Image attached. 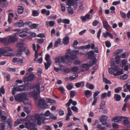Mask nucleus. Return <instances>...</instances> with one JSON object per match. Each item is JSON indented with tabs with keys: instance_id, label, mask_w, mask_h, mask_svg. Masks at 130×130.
<instances>
[{
	"instance_id": "f257e3e1",
	"label": "nucleus",
	"mask_w": 130,
	"mask_h": 130,
	"mask_svg": "<svg viewBox=\"0 0 130 130\" xmlns=\"http://www.w3.org/2000/svg\"><path fill=\"white\" fill-rule=\"evenodd\" d=\"M13 51V49L9 47L0 48V55L3 54L5 56L10 55Z\"/></svg>"
},
{
	"instance_id": "f03ea898",
	"label": "nucleus",
	"mask_w": 130,
	"mask_h": 130,
	"mask_svg": "<svg viewBox=\"0 0 130 130\" xmlns=\"http://www.w3.org/2000/svg\"><path fill=\"white\" fill-rule=\"evenodd\" d=\"M26 95V94L25 93L19 94L15 96V100L18 102L24 103V102L27 100Z\"/></svg>"
},
{
	"instance_id": "7ed1b4c3",
	"label": "nucleus",
	"mask_w": 130,
	"mask_h": 130,
	"mask_svg": "<svg viewBox=\"0 0 130 130\" xmlns=\"http://www.w3.org/2000/svg\"><path fill=\"white\" fill-rule=\"evenodd\" d=\"M35 76L34 74L31 73L27 77L24 78V82L25 84L28 85V82L32 80Z\"/></svg>"
},
{
	"instance_id": "20e7f679",
	"label": "nucleus",
	"mask_w": 130,
	"mask_h": 130,
	"mask_svg": "<svg viewBox=\"0 0 130 130\" xmlns=\"http://www.w3.org/2000/svg\"><path fill=\"white\" fill-rule=\"evenodd\" d=\"M35 88L36 89V92H35V94L36 95L40 94V85L39 83L36 84L35 86L33 85H29L28 86V88L29 89H32Z\"/></svg>"
},
{
	"instance_id": "39448f33",
	"label": "nucleus",
	"mask_w": 130,
	"mask_h": 130,
	"mask_svg": "<svg viewBox=\"0 0 130 130\" xmlns=\"http://www.w3.org/2000/svg\"><path fill=\"white\" fill-rule=\"evenodd\" d=\"M25 89V88L23 85L20 86L19 87H13L12 89V94L13 95L15 94V92L17 91H22Z\"/></svg>"
},
{
	"instance_id": "423d86ee",
	"label": "nucleus",
	"mask_w": 130,
	"mask_h": 130,
	"mask_svg": "<svg viewBox=\"0 0 130 130\" xmlns=\"http://www.w3.org/2000/svg\"><path fill=\"white\" fill-rule=\"evenodd\" d=\"M38 105L39 106L42 108H46L48 107V105L45 101L42 99H41L39 100Z\"/></svg>"
},
{
	"instance_id": "0eeeda50",
	"label": "nucleus",
	"mask_w": 130,
	"mask_h": 130,
	"mask_svg": "<svg viewBox=\"0 0 130 130\" xmlns=\"http://www.w3.org/2000/svg\"><path fill=\"white\" fill-rule=\"evenodd\" d=\"M62 2H64L66 0H61ZM67 5H72L74 7H76L77 6V2L74 0H67Z\"/></svg>"
},
{
	"instance_id": "6e6552de",
	"label": "nucleus",
	"mask_w": 130,
	"mask_h": 130,
	"mask_svg": "<svg viewBox=\"0 0 130 130\" xmlns=\"http://www.w3.org/2000/svg\"><path fill=\"white\" fill-rule=\"evenodd\" d=\"M17 40L18 38L16 35H12L10 36L8 40V42L9 43H14Z\"/></svg>"
},
{
	"instance_id": "1a4fd4ad",
	"label": "nucleus",
	"mask_w": 130,
	"mask_h": 130,
	"mask_svg": "<svg viewBox=\"0 0 130 130\" xmlns=\"http://www.w3.org/2000/svg\"><path fill=\"white\" fill-rule=\"evenodd\" d=\"M66 61L65 59L64 58L62 57H59L58 58L56 57L55 58V63H57L58 62L60 63H64Z\"/></svg>"
},
{
	"instance_id": "9d476101",
	"label": "nucleus",
	"mask_w": 130,
	"mask_h": 130,
	"mask_svg": "<svg viewBox=\"0 0 130 130\" xmlns=\"http://www.w3.org/2000/svg\"><path fill=\"white\" fill-rule=\"evenodd\" d=\"M25 125L26 128L28 129H29L31 126H32L33 123H31L29 120H28L26 121L25 123Z\"/></svg>"
},
{
	"instance_id": "9b49d317",
	"label": "nucleus",
	"mask_w": 130,
	"mask_h": 130,
	"mask_svg": "<svg viewBox=\"0 0 130 130\" xmlns=\"http://www.w3.org/2000/svg\"><path fill=\"white\" fill-rule=\"evenodd\" d=\"M69 39L68 36H66L63 39L62 42L65 45H67L69 43Z\"/></svg>"
},
{
	"instance_id": "f8f14e48",
	"label": "nucleus",
	"mask_w": 130,
	"mask_h": 130,
	"mask_svg": "<svg viewBox=\"0 0 130 130\" xmlns=\"http://www.w3.org/2000/svg\"><path fill=\"white\" fill-rule=\"evenodd\" d=\"M24 25V23H23V21L20 20L19 22L15 23H14V25L15 26L18 27H21Z\"/></svg>"
},
{
	"instance_id": "ddd939ff",
	"label": "nucleus",
	"mask_w": 130,
	"mask_h": 130,
	"mask_svg": "<svg viewBox=\"0 0 130 130\" xmlns=\"http://www.w3.org/2000/svg\"><path fill=\"white\" fill-rule=\"evenodd\" d=\"M79 53L78 50H75L71 51L70 53V54L72 57H76V55L78 54Z\"/></svg>"
},
{
	"instance_id": "4468645a",
	"label": "nucleus",
	"mask_w": 130,
	"mask_h": 130,
	"mask_svg": "<svg viewBox=\"0 0 130 130\" xmlns=\"http://www.w3.org/2000/svg\"><path fill=\"white\" fill-rule=\"evenodd\" d=\"M65 58L67 60L71 61L75 60L77 58L75 57H72V56H71L68 55H67L65 56Z\"/></svg>"
},
{
	"instance_id": "2eb2a0df",
	"label": "nucleus",
	"mask_w": 130,
	"mask_h": 130,
	"mask_svg": "<svg viewBox=\"0 0 130 130\" xmlns=\"http://www.w3.org/2000/svg\"><path fill=\"white\" fill-rule=\"evenodd\" d=\"M103 27L107 30H108L109 28V25L107 22L106 21H105L103 22Z\"/></svg>"
},
{
	"instance_id": "dca6fc26",
	"label": "nucleus",
	"mask_w": 130,
	"mask_h": 130,
	"mask_svg": "<svg viewBox=\"0 0 130 130\" xmlns=\"http://www.w3.org/2000/svg\"><path fill=\"white\" fill-rule=\"evenodd\" d=\"M28 33L27 31H23L20 33L19 36L21 37H25L27 35Z\"/></svg>"
},
{
	"instance_id": "f3484780",
	"label": "nucleus",
	"mask_w": 130,
	"mask_h": 130,
	"mask_svg": "<svg viewBox=\"0 0 130 130\" xmlns=\"http://www.w3.org/2000/svg\"><path fill=\"white\" fill-rule=\"evenodd\" d=\"M114 98L115 101H119L121 99V96L118 94H115L114 95Z\"/></svg>"
},
{
	"instance_id": "a211bd4d",
	"label": "nucleus",
	"mask_w": 130,
	"mask_h": 130,
	"mask_svg": "<svg viewBox=\"0 0 130 130\" xmlns=\"http://www.w3.org/2000/svg\"><path fill=\"white\" fill-rule=\"evenodd\" d=\"M108 118L107 116L105 115H102L101 116L100 118V121L101 122H104Z\"/></svg>"
},
{
	"instance_id": "6ab92c4d",
	"label": "nucleus",
	"mask_w": 130,
	"mask_h": 130,
	"mask_svg": "<svg viewBox=\"0 0 130 130\" xmlns=\"http://www.w3.org/2000/svg\"><path fill=\"white\" fill-rule=\"evenodd\" d=\"M103 34L104 35V36L105 38H107V36H108L111 39H113L112 35L107 31H106V33H103Z\"/></svg>"
},
{
	"instance_id": "aec40b11",
	"label": "nucleus",
	"mask_w": 130,
	"mask_h": 130,
	"mask_svg": "<svg viewBox=\"0 0 130 130\" xmlns=\"http://www.w3.org/2000/svg\"><path fill=\"white\" fill-rule=\"evenodd\" d=\"M85 94L86 98H89V97H90L91 96L92 93L91 91L87 90L85 91Z\"/></svg>"
},
{
	"instance_id": "412c9836",
	"label": "nucleus",
	"mask_w": 130,
	"mask_h": 130,
	"mask_svg": "<svg viewBox=\"0 0 130 130\" xmlns=\"http://www.w3.org/2000/svg\"><path fill=\"white\" fill-rule=\"evenodd\" d=\"M82 66L83 67L85 68L87 71L89 70V68L91 66L90 64L88 63H84Z\"/></svg>"
},
{
	"instance_id": "4be33fe9",
	"label": "nucleus",
	"mask_w": 130,
	"mask_h": 130,
	"mask_svg": "<svg viewBox=\"0 0 130 130\" xmlns=\"http://www.w3.org/2000/svg\"><path fill=\"white\" fill-rule=\"evenodd\" d=\"M122 118L121 117H117L114 118L113 120V121L116 122H118L122 120Z\"/></svg>"
},
{
	"instance_id": "5701e85b",
	"label": "nucleus",
	"mask_w": 130,
	"mask_h": 130,
	"mask_svg": "<svg viewBox=\"0 0 130 130\" xmlns=\"http://www.w3.org/2000/svg\"><path fill=\"white\" fill-rule=\"evenodd\" d=\"M22 121L23 120L22 119H18L15 122L14 126H17L18 125L21 124Z\"/></svg>"
},
{
	"instance_id": "b1692460",
	"label": "nucleus",
	"mask_w": 130,
	"mask_h": 130,
	"mask_svg": "<svg viewBox=\"0 0 130 130\" xmlns=\"http://www.w3.org/2000/svg\"><path fill=\"white\" fill-rule=\"evenodd\" d=\"M61 42V39L60 38L58 39L55 42L54 47H58V45L60 44Z\"/></svg>"
},
{
	"instance_id": "393cba45",
	"label": "nucleus",
	"mask_w": 130,
	"mask_h": 130,
	"mask_svg": "<svg viewBox=\"0 0 130 130\" xmlns=\"http://www.w3.org/2000/svg\"><path fill=\"white\" fill-rule=\"evenodd\" d=\"M51 64V61H47L46 63H44V66L46 70H47L50 67Z\"/></svg>"
},
{
	"instance_id": "a878e982",
	"label": "nucleus",
	"mask_w": 130,
	"mask_h": 130,
	"mask_svg": "<svg viewBox=\"0 0 130 130\" xmlns=\"http://www.w3.org/2000/svg\"><path fill=\"white\" fill-rule=\"evenodd\" d=\"M21 51H24V52L27 55H30V53L28 49H26L25 47H23L21 48Z\"/></svg>"
},
{
	"instance_id": "bb28decb",
	"label": "nucleus",
	"mask_w": 130,
	"mask_h": 130,
	"mask_svg": "<svg viewBox=\"0 0 130 130\" xmlns=\"http://www.w3.org/2000/svg\"><path fill=\"white\" fill-rule=\"evenodd\" d=\"M71 5H69V6L67 8H68V13L72 15L74 13V11L73 9L71 8Z\"/></svg>"
},
{
	"instance_id": "cd10ccee",
	"label": "nucleus",
	"mask_w": 130,
	"mask_h": 130,
	"mask_svg": "<svg viewBox=\"0 0 130 130\" xmlns=\"http://www.w3.org/2000/svg\"><path fill=\"white\" fill-rule=\"evenodd\" d=\"M14 16V14L13 13H10L8 15V22L9 24H10L11 22V17H13Z\"/></svg>"
},
{
	"instance_id": "c85d7f7f",
	"label": "nucleus",
	"mask_w": 130,
	"mask_h": 130,
	"mask_svg": "<svg viewBox=\"0 0 130 130\" xmlns=\"http://www.w3.org/2000/svg\"><path fill=\"white\" fill-rule=\"evenodd\" d=\"M55 23V22L53 21H49V23L47 21H46V24L47 27H48L49 25L51 26H53L54 25Z\"/></svg>"
},
{
	"instance_id": "c756f323",
	"label": "nucleus",
	"mask_w": 130,
	"mask_h": 130,
	"mask_svg": "<svg viewBox=\"0 0 130 130\" xmlns=\"http://www.w3.org/2000/svg\"><path fill=\"white\" fill-rule=\"evenodd\" d=\"M24 10L22 6H19L18 8V12L19 14H22Z\"/></svg>"
},
{
	"instance_id": "7c9ffc66",
	"label": "nucleus",
	"mask_w": 130,
	"mask_h": 130,
	"mask_svg": "<svg viewBox=\"0 0 130 130\" xmlns=\"http://www.w3.org/2000/svg\"><path fill=\"white\" fill-rule=\"evenodd\" d=\"M90 16V14H87L85 16V17L81 16V18L82 20L84 21L87 19H89Z\"/></svg>"
},
{
	"instance_id": "2f4dec72",
	"label": "nucleus",
	"mask_w": 130,
	"mask_h": 130,
	"mask_svg": "<svg viewBox=\"0 0 130 130\" xmlns=\"http://www.w3.org/2000/svg\"><path fill=\"white\" fill-rule=\"evenodd\" d=\"M42 115H43V114H41L40 115L38 114H36L35 116V118L37 120H41V117H42Z\"/></svg>"
},
{
	"instance_id": "473e14b6",
	"label": "nucleus",
	"mask_w": 130,
	"mask_h": 130,
	"mask_svg": "<svg viewBox=\"0 0 130 130\" xmlns=\"http://www.w3.org/2000/svg\"><path fill=\"white\" fill-rule=\"evenodd\" d=\"M120 57L119 55H117L115 57V62L117 64H119L120 62Z\"/></svg>"
},
{
	"instance_id": "72a5a7b5",
	"label": "nucleus",
	"mask_w": 130,
	"mask_h": 130,
	"mask_svg": "<svg viewBox=\"0 0 130 130\" xmlns=\"http://www.w3.org/2000/svg\"><path fill=\"white\" fill-rule=\"evenodd\" d=\"M38 51L37 50H36L35 52V58L34 59V62H36V59L38 58Z\"/></svg>"
},
{
	"instance_id": "f704fd0d",
	"label": "nucleus",
	"mask_w": 130,
	"mask_h": 130,
	"mask_svg": "<svg viewBox=\"0 0 130 130\" xmlns=\"http://www.w3.org/2000/svg\"><path fill=\"white\" fill-rule=\"evenodd\" d=\"M117 72L116 73H114L113 75L114 76H117L119 75L122 74L123 73V72L122 70L121 71H117Z\"/></svg>"
},
{
	"instance_id": "c9c22d12",
	"label": "nucleus",
	"mask_w": 130,
	"mask_h": 130,
	"mask_svg": "<svg viewBox=\"0 0 130 130\" xmlns=\"http://www.w3.org/2000/svg\"><path fill=\"white\" fill-rule=\"evenodd\" d=\"M96 59L95 58L94 59H91L90 61V64L91 66L93 65L94 64L96 63Z\"/></svg>"
},
{
	"instance_id": "e433bc0d",
	"label": "nucleus",
	"mask_w": 130,
	"mask_h": 130,
	"mask_svg": "<svg viewBox=\"0 0 130 130\" xmlns=\"http://www.w3.org/2000/svg\"><path fill=\"white\" fill-rule=\"evenodd\" d=\"M109 71L110 74H113V75L114 73H115L116 72L114 69L112 68H109Z\"/></svg>"
},
{
	"instance_id": "4c0bfd02",
	"label": "nucleus",
	"mask_w": 130,
	"mask_h": 130,
	"mask_svg": "<svg viewBox=\"0 0 130 130\" xmlns=\"http://www.w3.org/2000/svg\"><path fill=\"white\" fill-rule=\"evenodd\" d=\"M122 90V88L121 87H119L115 88L114 89L115 92L116 93H119Z\"/></svg>"
},
{
	"instance_id": "58836bf2",
	"label": "nucleus",
	"mask_w": 130,
	"mask_h": 130,
	"mask_svg": "<svg viewBox=\"0 0 130 130\" xmlns=\"http://www.w3.org/2000/svg\"><path fill=\"white\" fill-rule=\"evenodd\" d=\"M127 75L126 74H125L121 76L120 77V78L122 79L125 80L127 78Z\"/></svg>"
},
{
	"instance_id": "ea45409f",
	"label": "nucleus",
	"mask_w": 130,
	"mask_h": 130,
	"mask_svg": "<svg viewBox=\"0 0 130 130\" xmlns=\"http://www.w3.org/2000/svg\"><path fill=\"white\" fill-rule=\"evenodd\" d=\"M23 45V43L22 42H19L16 44V46L19 48L22 47Z\"/></svg>"
},
{
	"instance_id": "a19ab883",
	"label": "nucleus",
	"mask_w": 130,
	"mask_h": 130,
	"mask_svg": "<svg viewBox=\"0 0 130 130\" xmlns=\"http://www.w3.org/2000/svg\"><path fill=\"white\" fill-rule=\"evenodd\" d=\"M7 41V39L6 38H0V42L6 44Z\"/></svg>"
},
{
	"instance_id": "79ce46f5",
	"label": "nucleus",
	"mask_w": 130,
	"mask_h": 130,
	"mask_svg": "<svg viewBox=\"0 0 130 130\" xmlns=\"http://www.w3.org/2000/svg\"><path fill=\"white\" fill-rule=\"evenodd\" d=\"M120 13L121 17L123 19H125L126 18V15L125 13L121 11H120Z\"/></svg>"
},
{
	"instance_id": "37998d69",
	"label": "nucleus",
	"mask_w": 130,
	"mask_h": 130,
	"mask_svg": "<svg viewBox=\"0 0 130 130\" xmlns=\"http://www.w3.org/2000/svg\"><path fill=\"white\" fill-rule=\"evenodd\" d=\"M32 14L34 16H37L38 15L39 13L36 10H32Z\"/></svg>"
},
{
	"instance_id": "c03bdc74",
	"label": "nucleus",
	"mask_w": 130,
	"mask_h": 130,
	"mask_svg": "<svg viewBox=\"0 0 130 130\" xmlns=\"http://www.w3.org/2000/svg\"><path fill=\"white\" fill-rule=\"evenodd\" d=\"M39 25L38 24L34 23L30 25V27L32 28H35L38 26Z\"/></svg>"
},
{
	"instance_id": "a18cd8bd",
	"label": "nucleus",
	"mask_w": 130,
	"mask_h": 130,
	"mask_svg": "<svg viewBox=\"0 0 130 130\" xmlns=\"http://www.w3.org/2000/svg\"><path fill=\"white\" fill-rule=\"evenodd\" d=\"M68 109V113L67 115H69L70 116L72 115V112L70 109V107H68L67 109Z\"/></svg>"
},
{
	"instance_id": "49530a36",
	"label": "nucleus",
	"mask_w": 130,
	"mask_h": 130,
	"mask_svg": "<svg viewBox=\"0 0 130 130\" xmlns=\"http://www.w3.org/2000/svg\"><path fill=\"white\" fill-rule=\"evenodd\" d=\"M78 42L77 40H75L73 43V47L75 48H77V45L78 44Z\"/></svg>"
},
{
	"instance_id": "de8ad7c7",
	"label": "nucleus",
	"mask_w": 130,
	"mask_h": 130,
	"mask_svg": "<svg viewBox=\"0 0 130 130\" xmlns=\"http://www.w3.org/2000/svg\"><path fill=\"white\" fill-rule=\"evenodd\" d=\"M71 109L73 111H75V112H78V109L76 106H72L71 108Z\"/></svg>"
},
{
	"instance_id": "09e8293b",
	"label": "nucleus",
	"mask_w": 130,
	"mask_h": 130,
	"mask_svg": "<svg viewBox=\"0 0 130 130\" xmlns=\"http://www.w3.org/2000/svg\"><path fill=\"white\" fill-rule=\"evenodd\" d=\"M73 100L72 99H70L69 101L66 104V106L67 107H69L70 105L72 103Z\"/></svg>"
},
{
	"instance_id": "8fccbe9b",
	"label": "nucleus",
	"mask_w": 130,
	"mask_h": 130,
	"mask_svg": "<svg viewBox=\"0 0 130 130\" xmlns=\"http://www.w3.org/2000/svg\"><path fill=\"white\" fill-rule=\"evenodd\" d=\"M46 101L48 103H49L54 104L55 103V101L54 100L50 99H47L46 100Z\"/></svg>"
},
{
	"instance_id": "3c124183",
	"label": "nucleus",
	"mask_w": 130,
	"mask_h": 130,
	"mask_svg": "<svg viewBox=\"0 0 130 130\" xmlns=\"http://www.w3.org/2000/svg\"><path fill=\"white\" fill-rule=\"evenodd\" d=\"M16 69L15 68H7V70L11 72H15L16 71Z\"/></svg>"
},
{
	"instance_id": "603ef678",
	"label": "nucleus",
	"mask_w": 130,
	"mask_h": 130,
	"mask_svg": "<svg viewBox=\"0 0 130 130\" xmlns=\"http://www.w3.org/2000/svg\"><path fill=\"white\" fill-rule=\"evenodd\" d=\"M62 22L65 24H69L70 23V21L68 19H64L62 20Z\"/></svg>"
},
{
	"instance_id": "864d4df0",
	"label": "nucleus",
	"mask_w": 130,
	"mask_h": 130,
	"mask_svg": "<svg viewBox=\"0 0 130 130\" xmlns=\"http://www.w3.org/2000/svg\"><path fill=\"white\" fill-rule=\"evenodd\" d=\"M105 44L106 46L108 47H109L111 46V44L109 41H106Z\"/></svg>"
},
{
	"instance_id": "5fc2aeb1",
	"label": "nucleus",
	"mask_w": 130,
	"mask_h": 130,
	"mask_svg": "<svg viewBox=\"0 0 130 130\" xmlns=\"http://www.w3.org/2000/svg\"><path fill=\"white\" fill-rule=\"evenodd\" d=\"M102 32V29H100L97 33V37L99 39L100 38V36L101 35V34Z\"/></svg>"
},
{
	"instance_id": "6e6d98bb",
	"label": "nucleus",
	"mask_w": 130,
	"mask_h": 130,
	"mask_svg": "<svg viewBox=\"0 0 130 130\" xmlns=\"http://www.w3.org/2000/svg\"><path fill=\"white\" fill-rule=\"evenodd\" d=\"M107 93L106 92H104L101 94V98L102 99H103L107 97Z\"/></svg>"
},
{
	"instance_id": "4d7b16f0",
	"label": "nucleus",
	"mask_w": 130,
	"mask_h": 130,
	"mask_svg": "<svg viewBox=\"0 0 130 130\" xmlns=\"http://www.w3.org/2000/svg\"><path fill=\"white\" fill-rule=\"evenodd\" d=\"M123 51L122 49H119L117 50L116 52V55L122 53Z\"/></svg>"
},
{
	"instance_id": "13d9d810",
	"label": "nucleus",
	"mask_w": 130,
	"mask_h": 130,
	"mask_svg": "<svg viewBox=\"0 0 130 130\" xmlns=\"http://www.w3.org/2000/svg\"><path fill=\"white\" fill-rule=\"evenodd\" d=\"M50 58V56L49 54H47L45 55V60L47 62V61H51L50 60H49Z\"/></svg>"
},
{
	"instance_id": "bf43d9fd",
	"label": "nucleus",
	"mask_w": 130,
	"mask_h": 130,
	"mask_svg": "<svg viewBox=\"0 0 130 130\" xmlns=\"http://www.w3.org/2000/svg\"><path fill=\"white\" fill-rule=\"evenodd\" d=\"M71 70L68 68L64 69L63 70V72L66 73H69L70 72Z\"/></svg>"
},
{
	"instance_id": "052dcab7",
	"label": "nucleus",
	"mask_w": 130,
	"mask_h": 130,
	"mask_svg": "<svg viewBox=\"0 0 130 130\" xmlns=\"http://www.w3.org/2000/svg\"><path fill=\"white\" fill-rule=\"evenodd\" d=\"M122 65V67H124L126 64V61L124 59L121 62Z\"/></svg>"
},
{
	"instance_id": "680f3d73",
	"label": "nucleus",
	"mask_w": 130,
	"mask_h": 130,
	"mask_svg": "<svg viewBox=\"0 0 130 130\" xmlns=\"http://www.w3.org/2000/svg\"><path fill=\"white\" fill-rule=\"evenodd\" d=\"M48 18L51 20H55L57 16L56 15H50Z\"/></svg>"
},
{
	"instance_id": "e2e57ef3",
	"label": "nucleus",
	"mask_w": 130,
	"mask_h": 130,
	"mask_svg": "<svg viewBox=\"0 0 130 130\" xmlns=\"http://www.w3.org/2000/svg\"><path fill=\"white\" fill-rule=\"evenodd\" d=\"M75 91H71L70 94L72 98H73L75 96Z\"/></svg>"
},
{
	"instance_id": "0e129e2a",
	"label": "nucleus",
	"mask_w": 130,
	"mask_h": 130,
	"mask_svg": "<svg viewBox=\"0 0 130 130\" xmlns=\"http://www.w3.org/2000/svg\"><path fill=\"white\" fill-rule=\"evenodd\" d=\"M123 88H126L128 90H129L130 89V85H128L127 84L123 85Z\"/></svg>"
},
{
	"instance_id": "69168bd1",
	"label": "nucleus",
	"mask_w": 130,
	"mask_h": 130,
	"mask_svg": "<svg viewBox=\"0 0 130 130\" xmlns=\"http://www.w3.org/2000/svg\"><path fill=\"white\" fill-rule=\"evenodd\" d=\"M130 98V95H127L124 100V101L126 103Z\"/></svg>"
},
{
	"instance_id": "338daca9",
	"label": "nucleus",
	"mask_w": 130,
	"mask_h": 130,
	"mask_svg": "<svg viewBox=\"0 0 130 130\" xmlns=\"http://www.w3.org/2000/svg\"><path fill=\"white\" fill-rule=\"evenodd\" d=\"M78 70V68L77 67H75L72 68L71 70L73 72L77 71Z\"/></svg>"
},
{
	"instance_id": "774afa93",
	"label": "nucleus",
	"mask_w": 130,
	"mask_h": 130,
	"mask_svg": "<svg viewBox=\"0 0 130 130\" xmlns=\"http://www.w3.org/2000/svg\"><path fill=\"white\" fill-rule=\"evenodd\" d=\"M19 58L16 57L13 58L12 59V61L14 63L18 62Z\"/></svg>"
}]
</instances>
